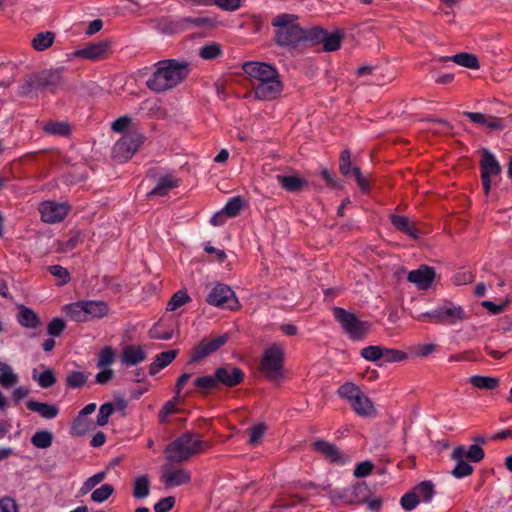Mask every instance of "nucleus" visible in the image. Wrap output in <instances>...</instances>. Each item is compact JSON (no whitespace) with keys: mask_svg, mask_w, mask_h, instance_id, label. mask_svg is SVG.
Instances as JSON below:
<instances>
[{"mask_svg":"<svg viewBox=\"0 0 512 512\" xmlns=\"http://www.w3.org/2000/svg\"><path fill=\"white\" fill-rule=\"evenodd\" d=\"M242 69L247 74L257 99L270 101L282 92L283 85L273 66L263 62H246Z\"/></svg>","mask_w":512,"mask_h":512,"instance_id":"obj_1","label":"nucleus"},{"mask_svg":"<svg viewBox=\"0 0 512 512\" xmlns=\"http://www.w3.org/2000/svg\"><path fill=\"white\" fill-rule=\"evenodd\" d=\"M156 70L147 80V87L154 92H163L174 88L189 74L190 68L186 61L176 59L161 60L155 64Z\"/></svg>","mask_w":512,"mask_h":512,"instance_id":"obj_2","label":"nucleus"},{"mask_svg":"<svg viewBox=\"0 0 512 512\" xmlns=\"http://www.w3.org/2000/svg\"><path fill=\"white\" fill-rule=\"evenodd\" d=\"M65 84L62 68L44 69L28 74L19 88L21 96H28L34 91H56Z\"/></svg>","mask_w":512,"mask_h":512,"instance_id":"obj_3","label":"nucleus"},{"mask_svg":"<svg viewBox=\"0 0 512 512\" xmlns=\"http://www.w3.org/2000/svg\"><path fill=\"white\" fill-rule=\"evenodd\" d=\"M206 443L203 442L199 435L186 432L170 442L164 454L170 463H182L188 461L194 455L203 452L206 449Z\"/></svg>","mask_w":512,"mask_h":512,"instance_id":"obj_4","label":"nucleus"},{"mask_svg":"<svg viewBox=\"0 0 512 512\" xmlns=\"http://www.w3.org/2000/svg\"><path fill=\"white\" fill-rule=\"evenodd\" d=\"M294 14L283 13L272 19L275 28V42L279 46H295L306 38V30L297 22Z\"/></svg>","mask_w":512,"mask_h":512,"instance_id":"obj_5","label":"nucleus"},{"mask_svg":"<svg viewBox=\"0 0 512 512\" xmlns=\"http://www.w3.org/2000/svg\"><path fill=\"white\" fill-rule=\"evenodd\" d=\"M338 395L350 403L352 410L358 416L371 417L376 414L371 399L354 383L347 382L340 386Z\"/></svg>","mask_w":512,"mask_h":512,"instance_id":"obj_6","label":"nucleus"},{"mask_svg":"<svg viewBox=\"0 0 512 512\" xmlns=\"http://www.w3.org/2000/svg\"><path fill=\"white\" fill-rule=\"evenodd\" d=\"M108 311V305L104 301H78L65 306L66 314L75 322L102 318L108 314Z\"/></svg>","mask_w":512,"mask_h":512,"instance_id":"obj_7","label":"nucleus"},{"mask_svg":"<svg viewBox=\"0 0 512 512\" xmlns=\"http://www.w3.org/2000/svg\"><path fill=\"white\" fill-rule=\"evenodd\" d=\"M333 315L350 339L360 341L368 334L370 323L359 320L355 314L341 307H334Z\"/></svg>","mask_w":512,"mask_h":512,"instance_id":"obj_8","label":"nucleus"},{"mask_svg":"<svg viewBox=\"0 0 512 512\" xmlns=\"http://www.w3.org/2000/svg\"><path fill=\"white\" fill-rule=\"evenodd\" d=\"M422 317L430 318L437 324L453 325L467 318L462 306L451 301H444L434 310L421 314Z\"/></svg>","mask_w":512,"mask_h":512,"instance_id":"obj_9","label":"nucleus"},{"mask_svg":"<svg viewBox=\"0 0 512 512\" xmlns=\"http://www.w3.org/2000/svg\"><path fill=\"white\" fill-rule=\"evenodd\" d=\"M284 350L278 344L268 347L262 357L260 368L269 380H277L282 375Z\"/></svg>","mask_w":512,"mask_h":512,"instance_id":"obj_10","label":"nucleus"},{"mask_svg":"<svg viewBox=\"0 0 512 512\" xmlns=\"http://www.w3.org/2000/svg\"><path fill=\"white\" fill-rule=\"evenodd\" d=\"M206 302L209 305L236 310L239 307L234 291L225 284L218 283L209 291Z\"/></svg>","mask_w":512,"mask_h":512,"instance_id":"obj_11","label":"nucleus"},{"mask_svg":"<svg viewBox=\"0 0 512 512\" xmlns=\"http://www.w3.org/2000/svg\"><path fill=\"white\" fill-rule=\"evenodd\" d=\"M142 141V135L137 132L125 134L113 146V159L118 162H125L129 160L137 151Z\"/></svg>","mask_w":512,"mask_h":512,"instance_id":"obj_12","label":"nucleus"},{"mask_svg":"<svg viewBox=\"0 0 512 512\" xmlns=\"http://www.w3.org/2000/svg\"><path fill=\"white\" fill-rule=\"evenodd\" d=\"M481 180L485 194H489L491 189V179L501 172V167L495 156L488 150H483L480 161Z\"/></svg>","mask_w":512,"mask_h":512,"instance_id":"obj_13","label":"nucleus"},{"mask_svg":"<svg viewBox=\"0 0 512 512\" xmlns=\"http://www.w3.org/2000/svg\"><path fill=\"white\" fill-rule=\"evenodd\" d=\"M228 338L229 336L227 334H223L214 338L202 339L201 342L193 349L190 362H198L199 360L217 351L220 347L227 343Z\"/></svg>","mask_w":512,"mask_h":512,"instance_id":"obj_14","label":"nucleus"},{"mask_svg":"<svg viewBox=\"0 0 512 512\" xmlns=\"http://www.w3.org/2000/svg\"><path fill=\"white\" fill-rule=\"evenodd\" d=\"M161 482L165 487L171 488L188 484L191 474L184 468H174L171 463L162 466Z\"/></svg>","mask_w":512,"mask_h":512,"instance_id":"obj_15","label":"nucleus"},{"mask_svg":"<svg viewBox=\"0 0 512 512\" xmlns=\"http://www.w3.org/2000/svg\"><path fill=\"white\" fill-rule=\"evenodd\" d=\"M41 219L45 223L55 224L61 222L69 212V207L64 203L45 201L39 205Z\"/></svg>","mask_w":512,"mask_h":512,"instance_id":"obj_16","label":"nucleus"},{"mask_svg":"<svg viewBox=\"0 0 512 512\" xmlns=\"http://www.w3.org/2000/svg\"><path fill=\"white\" fill-rule=\"evenodd\" d=\"M215 375L219 386L235 387L244 380V372L242 369L232 364L218 367L215 370Z\"/></svg>","mask_w":512,"mask_h":512,"instance_id":"obj_17","label":"nucleus"},{"mask_svg":"<svg viewBox=\"0 0 512 512\" xmlns=\"http://www.w3.org/2000/svg\"><path fill=\"white\" fill-rule=\"evenodd\" d=\"M313 449L325 459L335 464H343L348 461L346 457L333 443L325 440H317L312 443Z\"/></svg>","mask_w":512,"mask_h":512,"instance_id":"obj_18","label":"nucleus"},{"mask_svg":"<svg viewBox=\"0 0 512 512\" xmlns=\"http://www.w3.org/2000/svg\"><path fill=\"white\" fill-rule=\"evenodd\" d=\"M434 278V268L427 265H421L418 269L410 271L407 276L409 282L422 290L429 288Z\"/></svg>","mask_w":512,"mask_h":512,"instance_id":"obj_19","label":"nucleus"},{"mask_svg":"<svg viewBox=\"0 0 512 512\" xmlns=\"http://www.w3.org/2000/svg\"><path fill=\"white\" fill-rule=\"evenodd\" d=\"M110 45L108 42L91 44L83 49L77 50L75 56L87 60L97 61L108 56Z\"/></svg>","mask_w":512,"mask_h":512,"instance_id":"obj_20","label":"nucleus"},{"mask_svg":"<svg viewBox=\"0 0 512 512\" xmlns=\"http://www.w3.org/2000/svg\"><path fill=\"white\" fill-rule=\"evenodd\" d=\"M463 445L457 446L451 453V458L456 462L451 474L455 478H464L471 475L474 471L473 467L463 458Z\"/></svg>","mask_w":512,"mask_h":512,"instance_id":"obj_21","label":"nucleus"},{"mask_svg":"<svg viewBox=\"0 0 512 512\" xmlns=\"http://www.w3.org/2000/svg\"><path fill=\"white\" fill-rule=\"evenodd\" d=\"M146 359V352L141 346L128 345L122 351V363L127 366H134Z\"/></svg>","mask_w":512,"mask_h":512,"instance_id":"obj_22","label":"nucleus"},{"mask_svg":"<svg viewBox=\"0 0 512 512\" xmlns=\"http://www.w3.org/2000/svg\"><path fill=\"white\" fill-rule=\"evenodd\" d=\"M178 350H168L155 356L154 361L149 366V374L155 375L160 370L167 367L177 356Z\"/></svg>","mask_w":512,"mask_h":512,"instance_id":"obj_23","label":"nucleus"},{"mask_svg":"<svg viewBox=\"0 0 512 512\" xmlns=\"http://www.w3.org/2000/svg\"><path fill=\"white\" fill-rule=\"evenodd\" d=\"M448 60H451L454 63H456L457 65L465 67V68L475 69V70L480 68L478 58L474 54H471V53L461 52V53L455 54L451 57L446 56V57L440 58V61H448Z\"/></svg>","mask_w":512,"mask_h":512,"instance_id":"obj_24","label":"nucleus"},{"mask_svg":"<svg viewBox=\"0 0 512 512\" xmlns=\"http://www.w3.org/2000/svg\"><path fill=\"white\" fill-rule=\"evenodd\" d=\"M26 406L27 409H29L32 412L40 414L45 419H53L59 413V409L55 405L38 402L35 400H29L26 403Z\"/></svg>","mask_w":512,"mask_h":512,"instance_id":"obj_25","label":"nucleus"},{"mask_svg":"<svg viewBox=\"0 0 512 512\" xmlns=\"http://www.w3.org/2000/svg\"><path fill=\"white\" fill-rule=\"evenodd\" d=\"M178 185L179 180L172 175L160 177L156 186L148 193V196H165L171 189L178 187Z\"/></svg>","mask_w":512,"mask_h":512,"instance_id":"obj_26","label":"nucleus"},{"mask_svg":"<svg viewBox=\"0 0 512 512\" xmlns=\"http://www.w3.org/2000/svg\"><path fill=\"white\" fill-rule=\"evenodd\" d=\"M276 179L281 187L288 192H298L307 185L303 178L296 175H277Z\"/></svg>","mask_w":512,"mask_h":512,"instance_id":"obj_27","label":"nucleus"},{"mask_svg":"<svg viewBox=\"0 0 512 512\" xmlns=\"http://www.w3.org/2000/svg\"><path fill=\"white\" fill-rule=\"evenodd\" d=\"M391 222L396 229L407 234L413 239H417L419 236L418 230L411 223L410 219L406 216L391 215Z\"/></svg>","mask_w":512,"mask_h":512,"instance_id":"obj_28","label":"nucleus"},{"mask_svg":"<svg viewBox=\"0 0 512 512\" xmlns=\"http://www.w3.org/2000/svg\"><path fill=\"white\" fill-rule=\"evenodd\" d=\"M19 381L17 373L5 362L0 361V386L4 389L14 387Z\"/></svg>","mask_w":512,"mask_h":512,"instance_id":"obj_29","label":"nucleus"},{"mask_svg":"<svg viewBox=\"0 0 512 512\" xmlns=\"http://www.w3.org/2000/svg\"><path fill=\"white\" fill-rule=\"evenodd\" d=\"M55 40V33L51 31H42L37 33L31 40V46L34 50L41 52L50 48Z\"/></svg>","mask_w":512,"mask_h":512,"instance_id":"obj_30","label":"nucleus"},{"mask_svg":"<svg viewBox=\"0 0 512 512\" xmlns=\"http://www.w3.org/2000/svg\"><path fill=\"white\" fill-rule=\"evenodd\" d=\"M18 322L21 326L34 329L40 325L38 315L30 308L22 306L17 315Z\"/></svg>","mask_w":512,"mask_h":512,"instance_id":"obj_31","label":"nucleus"},{"mask_svg":"<svg viewBox=\"0 0 512 512\" xmlns=\"http://www.w3.org/2000/svg\"><path fill=\"white\" fill-rule=\"evenodd\" d=\"M469 383L477 389L494 390L499 386V379L495 377L475 375L469 378Z\"/></svg>","mask_w":512,"mask_h":512,"instance_id":"obj_32","label":"nucleus"},{"mask_svg":"<svg viewBox=\"0 0 512 512\" xmlns=\"http://www.w3.org/2000/svg\"><path fill=\"white\" fill-rule=\"evenodd\" d=\"M194 385L201 394H209L213 389L219 387L216 375H206L195 379Z\"/></svg>","mask_w":512,"mask_h":512,"instance_id":"obj_33","label":"nucleus"},{"mask_svg":"<svg viewBox=\"0 0 512 512\" xmlns=\"http://www.w3.org/2000/svg\"><path fill=\"white\" fill-rule=\"evenodd\" d=\"M93 427V423L87 417L78 415L72 422L70 427V434L72 436H83Z\"/></svg>","mask_w":512,"mask_h":512,"instance_id":"obj_34","label":"nucleus"},{"mask_svg":"<svg viewBox=\"0 0 512 512\" xmlns=\"http://www.w3.org/2000/svg\"><path fill=\"white\" fill-rule=\"evenodd\" d=\"M150 492V481L147 475L138 476L133 485V496L137 499L145 498Z\"/></svg>","mask_w":512,"mask_h":512,"instance_id":"obj_35","label":"nucleus"},{"mask_svg":"<svg viewBox=\"0 0 512 512\" xmlns=\"http://www.w3.org/2000/svg\"><path fill=\"white\" fill-rule=\"evenodd\" d=\"M413 492L419 501L429 502L435 494L434 484L431 481H423L414 487Z\"/></svg>","mask_w":512,"mask_h":512,"instance_id":"obj_36","label":"nucleus"},{"mask_svg":"<svg viewBox=\"0 0 512 512\" xmlns=\"http://www.w3.org/2000/svg\"><path fill=\"white\" fill-rule=\"evenodd\" d=\"M42 129L49 135L67 136L71 132L70 125L67 122H47Z\"/></svg>","mask_w":512,"mask_h":512,"instance_id":"obj_37","label":"nucleus"},{"mask_svg":"<svg viewBox=\"0 0 512 512\" xmlns=\"http://www.w3.org/2000/svg\"><path fill=\"white\" fill-rule=\"evenodd\" d=\"M53 434L47 430H41L34 433L31 437V443L36 448L46 449L52 445Z\"/></svg>","mask_w":512,"mask_h":512,"instance_id":"obj_38","label":"nucleus"},{"mask_svg":"<svg viewBox=\"0 0 512 512\" xmlns=\"http://www.w3.org/2000/svg\"><path fill=\"white\" fill-rule=\"evenodd\" d=\"M32 376L42 388H50L56 383V377L52 369H46L38 376L36 370H34Z\"/></svg>","mask_w":512,"mask_h":512,"instance_id":"obj_39","label":"nucleus"},{"mask_svg":"<svg viewBox=\"0 0 512 512\" xmlns=\"http://www.w3.org/2000/svg\"><path fill=\"white\" fill-rule=\"evenodd\" d=\"M342 39L343 36L339 32H334L331 34L327 32L323 40L324 51L332 52L338 50L341 46Z\"/></svg>","mask_w":512,"mask_h":512,"instance_id":"obj_40","label":"nucleus"},{"mask_svg":"<svg viewBox=\"0 0 512 512\" xmlns=\"http://www.w3.org/2000/svg\"><path fill=\"white\" fill-rule=\"evenodd\" d=\"M190 301V297L188 293L184 290H179L176 293L173 294L170 301L167 304V310L168 311H175L179 307L183 306L187 302Z\"/></svg>","mask_w":512,"mask_h":512,"instance_id":"obj_41","label":"nucleus"},{"mask_svg":"<svg viewBox=\"0 0 512 512\" xmlns=\"http://www.w3.org/2000/svg\"><path fill=\"white\" fill-rule=\"evenodd\" d=\"M115 351L112 347L106 346L99 353L97 366L99 368H108L115 361Z\"/></svg>","mask_w":512,"mask_h":512,"instance_id":"obj_42","label":"nucleus"},{"mask_svg":"<svg viewBox=\"0 0 512 512\" xmlns=\"http://www.w3.org/2000/svg\"><path fill=\"white\" fill-rule=\"evenodd\" d=\"M114 493V487L111 484H103L95 489L91 494V500L96 503L106 501Z\"/></svg>","mask_w":512,"mask_h":512,"instance_id":"obj_43","label":"nucleus"},{"mask_svg":"<svg viewBox=\"0 0 512 512\" xmlns=\"http://www.w3.org/2000/svg\"><path fill=\"white\" fill-rule=\"evenodd\" d=\"M382 360L384 363L400 362L407 358V354L401 350L382 347Z\"/></svg>","mask_w":512,"mask_h":512,"instance_id":"obj_44","label":"nucleus"},{"mask_svg":"<svg viewBox=\"0 0 512 512\" xmlns=\"http://www.w3.org/2000/svg\"><path fill=\"white\" fill-rule=\"evenodd\" d=\"M463 454L465 460L468 459L475 463L480 462L485 456L484 450L477 444L469 446L468 449L463 446Z\"/></svg>","mask_w":512,"mask_h":512,"instance_id":"obj_45","label":"nucleus"},{"mask_svg":"<svg viewBox=\"0 0 512 512\" xmlns=\"http://www.w3.org/2000/svg\"><path fill=\"white\" fill-rule=\"evenodd\" d=\"M360 355L367 361L376 362L382 359V347L378 345L367 346L360 351Z\"/></svg>","mask_w":512,"mask_h":512,"instance_id":"obj_46","label":"nucleus"},{"mask_svg":"<svg viewBox=\"0 0 512 512\" xmlns=\"http://www.w3.org/2000/svg\"><path fill=\"white\" fill-rule=\"evenodd\" d=\"M106 475V472L102 471L86 479L80 488L81 495H85L90 492L95 486L100 484L106 478Z\"/></svg>","mask_w":512,"mask_h":512,"instance_id":"obj_47","label":"nucleus"},{"mask_svg":"<svg viewBox=\"0 0 512 512\" xmlns=\"http://www.w3.org/2000/svg\"><path fill=\"white\" fill-rule=\"evenodd\" d=\"M221 46L218 43H209L207 45H204L199 50V55L203 59L211 60L219 57L221 55Z\"/></svg>","mask_w":512,"mask_h":512,"instance_id":"obj_48","label":"nucleus"},{"mask_svg":"<svg viewBox=\"0 0 512 512\" xmlns=\"http://www.w3.org/2000/svg\"><path fill=\"white\" fill-rule=\"evenodd\" d=\"M87 380V376L81 371H72L66 377V385L69 388H80Z\"/></svg>","mask_w":512,"mask_h":512,"instance_id":"obj_49","label":"nucleus"},{"mask_svg":"<svg viewBox=\"0 0 512 512\" xmlns=\"http://www.w3.org/2000/svg\"><path fill=\"white\" fill-rule=\"evenodd\" d=\"M242 204V199L240 197H234L226 203L222 210L226 216L234 217L239 214Z\"/></svg>","mask_w":512,"mask_h":512,"instance_id":"obj_50","label":"nucleus"},{"mask_svg":"<svg viewBox=\"0 0 512 512\" xmlns=\"http://www.w3.org/2000/svg\"><path fill=\"white\" fill-rule=\"evenodd\" d=\"M49 272L56 277L59 285H64L69 282L70 274L68 270L60 265H52L48 267Z\"/></svg>","mask_w":512,"mask_h":512,"instance_id":"obj_51","label":"nucleus"},{"mask_svg":"<svg viewBox=\"0 0 512 512\" xmlns=\"http://www.w3.org/2000/svg\"><path fill=\"white\" fill-rule=\"evenodd\" d=\"M113 412L114 406L112 403H105L101 405L97 415V424L99 426H105Z\"/></svg>","mask_w":512,"mask_h":512,"instance_id":"obj_52","label":"nucleus"},{"mask_svg":"<svg viewBox=\"0 0 512 512\" xmlns=\"http://www.w3.org/2000/svg\"><path fill=\"white\" fill-rule=\"evenodd\" d=\"M339 170L342 175L348 176L351 172V159H350V151L344 150L340 154L339 159Z\"/></svg>","mask_w":512,"mask_h":512,"instance_id":"obj_53","label":"nucleus"},{"mask_svg":"<svg viewBox=\"0 0 512 512\" xmlns=\"http://www.w3.org/2000/svg\"><path fill=\"white\" fill-rule=\"evenodd\" d=\"M419 502L420 501L413 490L404 494L400 501L402 508L408 511L414 509L419 504Z\"/></svg>","mask_w":512,"mask_h":512,"instance_id":"obj_54","label":"nucleus"},{"mask_svg":"<svg viewBox=\"0 0 512 512\" xmlns=\"http://www.w3.org/2000/svg\"><path fill=\"white\" fill-rule=\"evenodd\" d=\"M374 465L371 461L366 460L359 463L354 469L353 475L356 478H364L373 471Z\"/></svg>","mask_w":512,"mask_h":512,"instance_id":"obj_55","label":"nucleus"},{"mask_svg":"<svg viewBox=\"0 0 512 512\" xmlns=\"http://www.w3.org/2000/svg\"><path fill=\"white\" fill-rule=\"evenodd\" d=\"M266 430V426L264 424H258L249 429V443L252 445H256L259 443L261 438L263 437Z\"/></svg>","mask_w":512,"mask_h":512,"instance_id":"obj_56","label":"nucleus"},{"mask_svg":"<svg viewBox=\"0 0 512 512\" xmlns=\"http://www.w3.org/2000/svg\"><path fill=\"white\" fill-rule=\"evenodd\" d=\"M65 322L61 318H54L47 326V331L50 336L57 337L65 329Z\"/></svg>","mask_w":512,"mask_h":512,"instance_id":"obj_57","label":"nucleus"},{"mask_svg":"<svg viewBox=\"0 0 512 512\" xmlns=\"http://www.w3.org/2000/svg\"><path fill=\"white\" fill-rule=\"evenodd\" d=\"M149 337L151 339L170 340L173 337V331H161L158 323L154 324L149 330Z\"/></svg>","mask_w":512,"mask_h":512,"instance_id":"obj_58","label":"nucleus"},{"mask_svg":"<svg viewBox=\"0 0 512 512\" xmlns=\"http://www.w3.org/2000/svg\"><path fill=\"white\" fill-rule=\"evenodd\" d=\"M327 31L321 28H313L306 30V38L304 41H312L314 43L322 42L325 38Z\"/></svg>","mask_w":512,"mask_h":512,"instance_id":"obj_59","label":"nucleus"},{"mask_svg":"<svg viewBox=\"0 0 512 512\" xmlns=\"http://www.w3.org/2000/svg\"><path fill=\"white\" fill-rule=\"evenodd\" d=\"M175 504V498L172 496L165 497L160 499L155 505H154V511L155 512H168L173 508Z\"/></svg>","mask_w":512,"mask_h":512,"instance_id":"obj_60","label":"nucleus"},{"mask_svg":"<svg viewBox=\"0 0 512 512\" xmlns=\"http://www.w3.org/2000/svg\"><path fill=\"white\" fill-rule=\"evenodd\" d=\"M213 4L225 11H235L241 6V0H213Z\"/></svg>","mask_w":512,"mask_h":512,"instance_id":"obj_61","label":"nucleus"},{"mask_svg":"<svg viewBox=\"0 0 512 512\" xmlns=\"http://www.w3.org/2000/svg\"><path fill=\"white\" fill-rule=\"evenodd\" d=\"M320 175L325 180L326 184L329 187L333 189H339L342 187L336 176L333 173H331L328 169L323 168L320 172Z\"/></svg>","mask_w":512,"mask_h":512,"instance_id":"obj_62","label":"nucleus"},{"mask_svg":"<svg viewBox=\"0 0 512 512\" xmlns=\"http://www.w3.org/2000/svg\"><path fill=\"white\" fill-rule=\"evenodd\" d=\"M485 127L489 128L490 130L501 131L506 127V123L502 118L489 115Z\"/></svg>","mask_w":512,"mask_h":512,"instance_id":"obj_63","label":"nucleus"},{"mask_svg":"<svg viewBox=\"0 0 512 512\" xmlns=\"http://www.w3.org/2000/svg\"><path fill=\"white\" fill-rule=\"evenodd\" d=\"M101 369L102 370L96 374L95 381H96V383H98L100 385H105L113 379L114 373L109 368H101Z\"/></svg>","mask_w":512,"mask_h":512,"instance_id":"obj_64","label":"nucleus"}]
</instances>
